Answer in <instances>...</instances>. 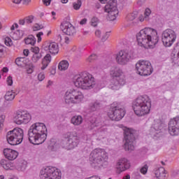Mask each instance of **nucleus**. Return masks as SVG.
Listing matches in <instances>:
<instances>
[{
  "instance_id": "obj_9",
  "label": "nucleus",
  "mask_w": 179,
  "mask_h": 179,
  "mask_svg": "<svg viewBox=\"0 0 179 179\" xmlns=\"http://www.w3.org/2000/svg\"><path fill=\"white\" fill-rule=\"evenodd\" d=\"M125 115V109L117 102L110 105L108 116L112 121H121Z\"/></svg>"
},
{
  "instance_id": "obj_62",
  "label": "nucleus",
  "mask_w": 179,
  "mask_h": 179,
  "mask_svg": "<svg viewBox=\"0 0 179 179\" xmlns=\"http://www.w3.org/2000/svg\"><path fill=\"white\" fill-rule=\"evenodd\" d=\"M12 2H13V3L19 4L22 2V0H12Z\"/></svg>"
},
{
  "instance_id": "obj_2",
  "label": "nucleus",
  "mask_w": 179,
  "mask_h": 179,
  "mask_svg": "<svg viewBox=\"0 0 179 179\" xmlns=\"http://www.w3.org/2000/svg\"><path fill=\"white\" fill-rule=\"evenodd\" d=\"M138 45L141 47H155L159 43L157 31L152 28L141 29L136 35Z\"/></svg>"
},
{
  "instance_id": "obj_28",
  "label": "nucleus",
  "mask_w": 179,
  "mask_h": 179,
  "mask_svg": "<svg viewBox=\"0 0 179 179\" xmlns=\"http://www.w3.org/2000/svg\"><path fill=\"white\" fill-rule=\"evenodd\" d=\"M71 124L73 125L78 126L83 122V117L81 115H75L71 120Z\"/></svg>"
},
{
  "instance_id": "obj_22",
  "label": "nucleus",
  "mask_w": 179,
  "mask_h": 179,
  "mask_svg": "<svg viewBox=\"0 0 179 179\" xmlns=\"http://www.w3.org/2000/svg\"><path fill=\"white\" fill-rule=\"evenodd\" d=\"M3 155L8 160H15L19 155V153L16 150H13L10 148H5L3 150Z\"/></svg>"
},
{
  "instance_id": "obj_35",
  "label": "nucleus",
  "mask_w": 179,
  "mask_h": 179,
  "mask_svg": "<svg viewBox=\"0 0 179 179\" xmlns=\"http://www.w3.org/2000/svg\"><path fill=\"white\" fill-rule=\"evenodd\" d=\"M136 17H138V12L136 11L131 13L127 15V19L130 21L135 20Z\"/></svg>"
},
{
  "instance_id": "obj_61",
  "label": "nucleus",
  "mask_w": 179,
  "mask_h": 179,
  "mask_svg": "<svg viewBox=\"0 0 179 179\" xmlns=\"http://www.w3.org/2000/svg\"><path fill=\"white\" fill-rule=\"evenodd\" d=\"M24 23H26V20H25V18L24 20H19V24H24Z\"/></svg>"
},
{
  "instance_id": "obj_46",
  "label": "nucleus",
  "mask_w": 179,
  "mask_h": 179,
  "mask_svg": "<svg viewBox=\"0 0 179 179\" xmlns=\"http://www.w3.org/2000/svg\"><path fill=\"white\" fill-rule=\"evenodd\" d=\"M148 164L144 165L140 170L141 174H146L148 173Z\"/></svg>"
},
{
  "instance_id": "obj_11",
  "label": "nucleus",
  "mask_w": 179,
  "mask_h": 179,
  "mask_svg": "<svg viewBox=\"0 0 179 179\" xmlns=\"http://www.w3.org/2000/svg\"><path fill=\"white\" fill-rule=\"evenodd\" d=\"M124 150L127 152H132L135 149L134 143L136 136H138V131L132 129H126L124 131Z\"/></svg>"
},
{
  "instance_id": "obj_7",
  "label": "nucleus",
  "mask_w": 179,
  "mask_h": 179,
  "mask_svg": "<svg viewBox=\"0 0 179 179\" xmlns=\"http://www.w3.org/2000/svg\"><path fill=\"white\" fill-rule=\"evenodd\" d=\"M79 143H80V137L76 134L67 132L63 134L60 145L67 150H72V149L78 148Z\"/></svg>"
},
{
  "instance_id": "obj_52",
  "label": "nucleus",
  "mask_w": 179,
  "mask_h": 179,
  "mask_svg": "<svg viewBox=\"0 0 179 179\" xmlns=\"http://www.w3.org/2000/svg\"><path fill=\"white\" fill-rule=\"evenodd\" d=\"M43 32H39L36 34V37L38 38V43H40L41 41V36H43Z\"/></svg>"
},
{
  "instance_id": "obj_6",
  "label": "nucleus",
  "mask_w": 179,
  "mask_h": 179,
  "mask_svg": "<svg viewBox=\"0 0 179 179\" xmlns=\"http://www.w3.org/2000/svg\"><path fill=\"white\" fill-rule=\"evenodd\" d=\"M110 74L113 77V80L110 84V88L112 90H120L122 86H124L126 83L124 72L118 67H112Z\"/></svg>"
},
{
  "instance_id": "obj_23",
  "label": "nucleus",
  "mask_w": 179,
  "mask_h": 179,
  "mask_svg": "<svg viewBox=\"0 0 179 179\" xmlns=\"http://www.w3.org/2000/svg\"><path fill=\"white\" fill-rule=\"evenodd\" d=\"M162 129H163V123L162 122H155L150 129V134L154 136H157L159 134H161Z\"/></svg>"
},
{
  "instance_id": "obj_39",
  "label": "nucleus",
  "mask_w": 179,
  "mask_h": 179,
  "mask_svg": "<svg viewBox=\"0 0 179 179\" xmlns=\"http://www.w3.org/2000/svg\"><path fill=\"white\" fill-rule=\"evenodd\" d=\"M99 18L96 17H94L91 20V25L93 26V27H96L97 24H99Z\"/></svg>"
},
{
  "instance_id": "obj_32",
  "label": "nucleus",
  "mask_w": 179,
  "mask_h": 179,
  "mask_svg": "<svg viewBox=\"0 0 179 179\" xmlns=\"http://www.w3.org/2000/svg\"><path fill=\"white\" fill-rule=\"evenodd\" d=\"M25 44L34 45L36 44V38L33 35L29 36V37L25 38Z\"/></svg>"
},
{
  "instance_id": "obj_48",
  "label": "nucleus",
  "mask_w": 179,
  "mask_h": 179,
  "mask_svg": "<svg viewBox=\"0 0 179 179\" xmlns=\"http://www.w3.org/2000/svg\"><path fill=\"white\" fill-rule=\"evenodd\" d=\"M31 50L34 54H40V48L38 47H32Z\"/></svg>"
},
{
  "instance_id": "obj_51",
  "label": "nucleus",
  "mask_w": 179,
  "mask_h": 179,
  "mask_svg": "<svg viewBox=\"0 0 179 179\" xmlns=\"http://www.w3.org/2000/svg\"><path fill=\"white\" fill-rule=\"evenodd\" d=\"M42 2L45 5V6H50L51 0H42Z\"/></svg>"
},
{
  "instance_id": "obj_5",
  "label": "nucleus",
  "mask_w": 179,
  "mask_h": 179,
  "mask_svg": "<svg viewBox=\"0 0 179 179\" xmlns=\"http://www.w3.org/2000/svg\"><path fill=\"white\" fill-rule=\"evenodd\" d=\"M108 160V155L106 150L96 148L92 150L90 155V163L94 169L99 170L103 167V164Z\"/></svg>"
},
{
  "instance_id": "obj_34",
  "label": "nucleus",
  "mask_w": 179,
  "mask_h": 179,
  "mask_svg": "<svg viewBox=\"0 0 179 179\" xmlns=\"http://www.w3.org/2000/svg\"><path fill=\"white\" fill-rule=\"evenodd\" d=\"M42 57L43 55H41V53L34 54L31 57L32 62H34V64H37V62H38Z\"/></svg>"
},
{
  "instance_id": "obj_26",
  "label": "nucleus",
  "mask_w": 179,
  "mask_h": 179,
  "mask_svg": "<svg viewBox=\"0 0 179 179\" xmlns=\"http://www.w3.org/2000/svg\"><path fill=\"white\" fill-rule=\"evenodd\" d=\"M155 175L157 178L165 179L166 178V169L164 167H159L155 171Z\"/></svg>"
},
{
  "instance_id": "obj_4",
  "label": "nucleus",
  "mask_w": 179,
  "mask_h": 179,
  "mask_svg": "<svg viewBox=\"0 0 179 179\" xmlns=\"http://www.w3.org/2000/svg\"><path fill=\"white\" fill-rule=\"evenodd\" d=\"M74 85L76 87H80L84 90H89L93 89L96 81L94 77L86 71L82 72L74 78Z\"/></svg>"
},
{
  "instance_id": "obj_16",
  "label": "nucleus",
  "mask_w": 179,
  "mask_h": 179,
  "mask_svg": "<svg viewBox=\"0 0 179 179\" xmlns=\"http://www.w3.org/2000/svg\"><path fill=\"white\" fill-rule=\"evenodd\" d=\"M31 120V115L26 112L17 111L14 117L13 121L17 125H22V124H28Z\"/></svg>"
},
{
  "instance_id": "obj_50",
  "label": "nucleus",
  "mask_w": 179,
  "mask_h": 179,
  "mask_svg": "<svg viewBox=\"0 0 179 179\" xmlns=\"http://www.w3.org/2000/svg\"><path fill=\"white\" fill-rule=\"evenodd\" d=\"M7 83H8V86H12V85H13V80L12 78V76H9L7 78Z\"/></svg>"
},
{
  "instance_id": "obj_20",
  "label": "nucleus",
  "mask_w": 179,
  "mask_h": 179,
  "mask_svg": "<svg viewBox=\"0 0 179 179\" xmlns=\"http://www.w3.org/2000/svg\"><path fill=\"white\" fill-rule=\"evenodd\" d=\"M62 26L64 27L63 32L67 36H75L76 34V29L75 27L69 22H63Z\"/></svg>"
},
{
  "instance_id": "obj_63",
  "label": "nucleus",
  "mask_w": 179,
  "mask_h": 179,
  "mask_svg": "<svg viewBox=\"0 0 179 179\" xmlns=\"http://www.w3.org/2000/svg\"><path fill=\"white\" fill-rule=\"evenodd\" d=\"M138 20H140V22H143V20H145V16L143 17V15H141L138 17Z\"/></svg>"
},
{
  "instance_id": "obj_27",
  "label": "nucleus",
  "mask_w": 179,
  "mask_h": 179,
  "mask_svg": "<svg viewBox=\"0 0 179 179\" xmlns=\"http://www.w3.org/2000/svg\"><path fill=\"white\" fill-rule=\"evenodd\" d=\"M51 62V55L47 54L43 59H42V71H44L48 65H50V63Z\"/></svg>"
},
{
  "instance_id": "obj_36",
  "label": "nucleus",
  "mask_w": 179,
  "mask_h": 179,
  "mask_svg": "<svg viewBox=\"0 0 179 179\" xmlns=\"http://www.w3.org/2000/svg\"><path fill=\"white\" fill-rule=\"evenodd\" d=\"M24 61H26V58L24 57H17L15 59V63L17 66H23V64H24Z\"/></svg>"
},
{
  "instance_id": "obj_17",
  "label": "nucleus",
  "mask_w": 179,
  "mask_h": 179,
  "mask_svg": "<svg viewBox=\"0 0 179 179\" xmlns=\"http://www.w3.org/2000/svg\"><path fill=\"white\" fill-rule=\"evenodd\" d=\"M168 132L171 136L179 135V117L171 119L168 124Z\"/></svg>"
},
{
  "instance_id": "obj_45",
  "label": "nucleus",
  "mask_w": 179,
  "mask_h": 179,
  "mask_svg": "<svg viewBox=\"0 0 179 179\" xmlns=\"http://www.w3.org/2000/svg\"><path fill=\"white\" fill-rule=\"evenodd\" d=\"M3 57H5V47L0 45V58H3Z\"/></svg>"
},
{
  "instance_id": "obj_43",
  "label": "nucleus",
  "mask_w": 179,
  "mask_h": 179,
  "mask_svg": "<svg viewBox=\"0 0 179 179\" xmlns=\"http://www.w3.org/2000/svg\"><path fill=\"white\" fill-rule=\"evenodd\" d=\"M94 59H97V56L94 54L91 55L87 59V62H93Z\"/></svg>"
},
{
  "instance_id": "obj_29",
  "label": "nucleus",
  "mask_w": 179,
  "mask_h": 179,
  "mask_svg": "<svg viewBox=\"0 0 179 179\" xmlns=\"http://www.w3.org/2000/svg\"><path fill=\"white\" fill-rule=\"evenodd\" d=\"M171 57L173 61H176V64L179 66V46H177L173 49L171 53Z\"/></svg>"
},
{
  "instance_id": "obj_40",
  "label": "nucleus",
  "mask_w": 179,
  "mask_h": 179,
  "mask_svg": "<svg viewBox=\"0 0 179 179\" xmlns=\"http://www.w3.org/2000/svg\"><path fill=\"white\" fill-rule=\"evenodd\" d=\"M4 43L6 44V45H7L8 47H10V45H12V39H10V38L9 37H6L4 39Z\"/></svg>"
},
{
  "instance_id": "obj_25",
  "label": "nucleus",
  "mask_w": 179,
  "mask_h": 179,
  "mask_svg": "<svg viewBox=\"0 0 179 179\" xmlns=\"http://www.w3.org/2000/svg\"><path fill=\"white\" fill-rule=\"evenodd\" d=\"M0 166L4 170H16V166L9 159H1L0 161Z\"/></svg>"
},
{
  "instance_id": "obj_57",
  "label": "nucleus",
  "mask_w": 179,
  "mask_h": 179,
  "mask_svg": "<svg viewBox=\"0 0 179 179\" xmlns=\"http://www.w3.org/2000/svg\"><path fill=\"white\" fill-rule=\"evenodd\" d=\"M27 73H33V65H31L28 69H27Z\"/></svg>"
},
{
  "instance_id": "obj_58",
  "label": "nucleus",
  "mask_w": 179,
  "mask_h": 179,
  "mask_svg": "<svg viewBox=\"0 0 179 179\" xmlns=\"http://www.w3.org/2000/svg\"><path fill=\"white\" fill-rule=\"evenodd\" d=\"M29 52H30L29 51L28 49H25V50H24V51H23V55H24L25 57H28Z\"/></svg>"
},
{
  "instance_id": "obj_14",
  "label": "nucleus",
  "mask_w": 179,
  "mask_h": 179,
  "mask_svg": "<svg viewBox=\"0 0 179 179\" xmlns=\"http://www.w3.org/2000/svg\"><path fill=\"white\" fill-rule=\"evenodd\" d=\"M177 38L176 31L171 29H166L162 32V41L165 47H171Z\"/></svg>"
},
{
  "instance_id": "obj_59",
  "label": "nucleus",
  "mask_w": 179,
  "mask_h": 179,
  "mask_svg": "<svg viewBox=\"0 0 179 179\" xmlns=\"http://www.w3.org/2000/svg\"><path fill=\"white\" fill-rule=\"evenodd\" d=\"M1 72L3 73H7V72H9V69H8V67H3L2 69H1Z\"/></svg>"
},
{
  "instance_id": "obj_10",
  "label": "nucleus",
  "mask_w": 179,
  "mask_h": 179,
  "mask_svg": "<svg viewBox=\"0 0 179 179\" xmlns=\"http://www.w3.org/2000/svg\"><path fill=\"white\" fill-rule=\"evenodd\" d=\"M24 134L23 129L20 128H15L14 129L8 131L6 135L7 142L9 145L15 146L20 145L23 142V136Z\"/></svg>"
},
{
  "instance_id": "obj_38",
  "label": "nucleus",
  "mask_w": 179,
  "mask_h": 179,
  "mask_svg": "<svg viewBox=\"0 0 179 179\" xmlns=\"http://www.w3.org/2000/svg\"><path fill=\"white\" fill-rule=\"evenodd\" d=\"M151 13H152V10H150V8H145V10L144 12L145 20L146 21L149 20V16H150Z\"/></svg>"
},
{
  "instance_id": "obj_56",
  "label": "nucleus",
  "mask_w": 179,
  "mask_h": 179,
  "mask_svg": "<svg viewBox=\"0 0 179 179\" xmlns=\"http://www.w3.org/2000/svg\"><path fill=\"white\" fill-rule=\"evenodd\" d=\"M95 36H96V37H98L99 38H100V37H101V30H96V31H95Z\"/></svg>"
},
{
  "instance_id": "obj_33",
  "label": "nucleus",
  "mask_w": 179,
  "mask_h": 179,
  "mask_svg": "<svg viewBox=\"0 0 179 179\" xmlns=\"http://www.w3.org/2000/svg\"><path fill=\"white\" fill-rule=\"evenodd\" d=\"M108 20L113 22L117 19V15H118V11H112L111 13H108Z\"/></svg>"
},
{
  "instance_id": "obj_54",
  "label": "nucleus",
  "mask_w": 179,
  "mask_h": 179,
  "mask_svg": "<svg viewBox=\"0 0 179 179\" xmlns=\"http://www.w3.org/2000/svg\"><path fill=\"white\" fill-rule=\"evenodd\" d=\"M101 123H99V121L96 120L94 121V122L92 124V127H101Z\"/></svg>"
},
{
  "instance_id": "obj_42",
  "label": "nucleus",
  "mask_w": 179,
  "mask_h": 179,
  "mask_svg": "<svg viewBox=\"0 0 179 179\" xmlns=\"http://www.w3.org/2000/svg\"><path fill=\"white\" fill-rule=\"evenodd\" d=\"M3 122H5V115H1L0 116V131L3 128Z\"/></svg>"
},
{
  "instance_id": "obj_64",
  "label": "nucleus",
  "mask_w": 179,
  "mask_h": 179,
  "mask_svg": "<svg viewBox=\"0 0 179 179\" xmlns=\"http://www.w3.org/2000/svg\"><path fill=\"white\" fill-rule=\"evenodd\" d=\"M122 179H131V176L129 174H127L125 176H124Z\"/></svg>"
},
{
  "instance_id": "obj_18",
  "label": "nucleus",
  "mask_w": 179,
  "mask_h": 179,
  "mask_svg": "<svg viewBox=\"0 0 179 179\" xmlns=\"http://www.w3.org/2000/svg\"><path fill=\"white\" fill-rule=\"evenodd\" d=\"M131 167V163L127 158H121L117 163V173L121 174L122 171L128 170Z\"/></svg>"
},
{
  "instance_id": "obj_15",
  "label": "nucleus",
  "mask_w": 179,
  "mask_h": 179,
  "mask_svg": "<svg viewBox=\"0 0 179 179\" xmlns=\"http://www.w3.org/2000/svg\"><path fill=\"white\" fill-rule=\"evenodd\" d=\"M132 58V51L128 50H120L116 57V61L120 65H125Z\"/></svg>"
},
{
  "instance_id": "obj_49",
  "label": "nucleus",
  "mask_w": 179,
  "mask_h": 179,
  "mask_svg": "<svg viewBox=\"0 0 179 179\" xmlns=\"http://www.w3.org/2000/svg\"><path fill=\"white\" fill-rule=\"evenodd\" d=\"M108 37H110V32H106L101 38L102 41H106L108 39Z\"/></svg>"
},
{
  "instance_id": "obj_44",
  "label": "nucleus",
  "mask_w": 179,
  "mask_h": 179,
  "mask_svg": "<svg viewBox=\"0 0 179 179\" xmlns=\"http://www.w3.org/2000/svg\"><path fill=\"white\" fill-rule=\"evenodd\" d=\"M24 19H25V22L29 24L30 23H33L34 17H33V15H30L29 17H25Z\"/></svg>"
},
{
  "instance_id": "obj_19",
  "label": "nucleus",
  "mask_w": 179,
  "mask_h": 179,
  "mask_svg": "<svg viewBox=\"0 0 179 179\" xmlns=\"http://www.w3.org/2000/svg\"><path fill=\"white\" fill-rule=\"evenodd\" d=\"M43 50L45 51H48L50 54L52 55H55V54H58L59 51V48L58 47V43L55 42H45L43 45Z\"/></svg>"
},
{
  "instance_id": "obj_8",
  "label": "nucleus",
  "mask_w": 179,
  "mask_h": 179,
  "mask_svg": "<svg viewBox=\"0 0 179 179\" xmlns=\"http://www.w3.org/2000/svg\"><path fill=\"white\" fill-rule=\"evenodd\" d=\"M85 96L79 89H71L66 92L64 101L66 104H79L83 101Z\"/></svg>"
},
{
  "instance_id": "obj_30",
  "label": "nucleus",
  "mask_w": 179,
  "mask_h": 179,
  "mask_svg": "<svg viewBox=\"0 0 179 179\" xmlns=\"http://www.w3.org/2000/svg\"><path fill=\"white\" fill-rule=\"evenodd\" d=\"M15 96L16 95L15 94V92H13V91L7 92L6 95L4 96V99L6 100L4 101V104H6V103H8V101H12L13 100H14Z\"/></svg>"
},
{
  "instance_id": "obj_12",
  "label": "nucleus",
  "mask_w": 179,
  "mask_h": 179,
  "mask_svg": "<svg viewBox=\"0 0 179 179\" xmlns=\"http://www.w3.org/2000/svg\"><path fill=\"white\" fill-rule=\"evenodd\" d=\"M136 73L141 76H149L153 73L152 64L149 61L140 60L136 64Z\"/></svg>"
},
{
  "instance_id": "obj_24",
  "label": "nucleus",
  "mask_w": 179,
  "mask_h": 179,
  "mask_svg": "<svg viewBox=\"0 0 179 179\" xmlns=\"http://www.w3.org/2000/svg\"><path fill=\"white\" fill-rule=\"evenodd\" d=\"M103 107V103L100 100H94L91 101L89 104V110L91 113H94V111H99L100 108Z\"/></svg>"
},
{
  "instance_id": "obj_37",
  "label": "nucleus",
  "mask_w": 179,
  "mask_h": 179,
  "mask_svg": "<svg viewBox=\"0 0 179 179\" xmlns=\"http://www.w3.org/2000/svg\"><path fill=\"white\" fill-rule=\"evenodd\" d=\"M82 6V0H77L73 3V8L75 10H79Z\"/></svg>"
},
{
  "instance_id": "obj_3",
  "label": "nucleus",
  "mask_w": 179,
  "mask_h": 179,
  "mask_svg": "<svg viewBox=\"0 0 179 179\" xmlns=\"http://www.w3.org/2000/svg\"><path fill=\"white\" fill-rule=\"evenodd\" d=\"M152 101L148 95L137 97L132 103V108L136 115L143 117L150 113Z\"/></svg>"
},
{
  "instance_id": "obj_55",
  "label": "nucleus",
  "mask_w": 179,
  "mask_h": 179,
  "mask_svg": "<svg viewBox=\"0 0 179 179\" xmlns=\"http://www.w3.org/2000/svg\"><path fill=\"white\" fill-rule=\"evenodd\" d=\"M31 3V0H22L23 5H25L26 6L29 5Z\"/></svg>"
},
{
  "instance_id": "obj_60",
  "label": "nucleus",
  "mask_w": 179,
  "mask_h": 179,
  "mask_svg": "<svg viewBox=\"0 0 179 179\" xmlns=\"http://www.w3.org/2000/svg\"><path fill=\"white\" fill-rule=\"evenodd\" d=\"M87 22V19L84 18V19L80 20V24H86Z\"/></svg>"
},
{
  "instance_id": "obj_13",
  "label": "nucleus",
  "mask_w": 179,
  "mask_h": 179,
  "mask_svg": "<svg viewBox=\"0 0 179 179\" xmlns=\"http://www.w3.org/2000/svg\"><path fill=\"white\" fill-rule=\"evenodd\" d=\"M40 174L41 179H61L62 176L59 169L52 166L42 169Z\"/></svg>"
},
{
  "instance_id": "obj_41",
  "label": "nucleus",
  "mask_w": 179,
  "mask_h": 179,
  "mask_svg": "<svg viewBox=\"0 0 179 179\" xmlns=\"http://www.w3.org/2000/svg\"><path fill=\"white\" fill-rule=\"evenodd\" d=\"M41 29H44V26L43 24H35V25L33 27L34 31H37V30H41Z\"/></svg>"
},
{
  "instance_id": "obj_31",
  "label": "nucleus",
  "mask_w": 179,
  "mask_h": 179,
  "mask_svg": "<svg viewBox=\"0 0 179 179\" xmlns=\"http://www.w3.org/2000/svg\"><path fill=\"white\" fill-rule=\"evenodd\" d=\"M69 66V63L66 60H62L58 65V69L59 71H66Z\"/></svg>"
},
{
  "instance_id": "obj_53",
  "label": "nucleus",
  "mask_w": 179,
  "mask_h": 179,
  "mask_svg": "<svg viewBox=\"0 0 179 179\" xmlns=\"http://www.w3.org/2000/svg\"><path fill=\"white\" fill-rule=\"evenodd\" d=\"M98 131L99 132H106L107 131V128H106L104 126H102L98 129Z\"/></svg>"
},
{
  "instance_id": "obj_47",
  "label": "nucleus",
  "mask_w": 179,
  "mask_h": 179,
  "mask_svg": "<svg viewBox=\"0 0 179 179\" xmlns=\"http://www.w3.org/2000/svg\"><path fill=\"white\" fill-rule=\"evenodd\" d=\"M38 79L40 82H43V80H44V79H45V76L44 75V73H40L38 75Z\"/></svg>"
},
{
  "instance_id": "obj_21",
  "label": "nucleus",
  "mask_w": 179,
  "mask_h": 179,
  "mask_svg": "<svg viewBox=\"0 0 179 179\" xmlns=\"http://www.w3.org/2000/svg\"><path fill=\"white\" fill-rule=\"evenodd\" d=\"M118 11L117 8V0H110L104 7V12L110 13Z\"/></svg>"
},
{
  "instance_id": "obj_1",
  "label": "nucleus",
  "mask_w": 179,
  "mask_h": 179,
  "mask_svg": "<svg viewBox=\"0 0 179 179\" xmlns=\"http://www.w3.org/2000/svg\"><path fill=\"white\" fill-rule=\"evenodd\" d=\"M29 141L33 145H41L47 139V127L44 123L33 124L28 131Z\"/></svg>"
}]
</instances>
